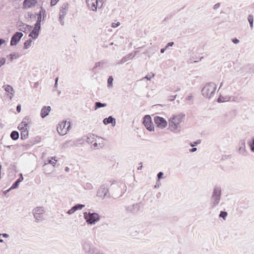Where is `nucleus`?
<instances>
[{
  "label": "nucleus",
  "instance_id": "f257e3e1",
  "mask_svg": "<svg viewBox=\"0 0 254 254\" xmlns=\"http://www.w3.org/2000/svg\"><path fill=\"white\" fill-rule=\"evenodd\" d=\"M185 114L179 113L173 115L169 120V127L171 131L173 132H179L181 130V123L183 121Z\"/></svg>",
  "mask_w": 254,
  "mask_h": 254
},
{
  "label": "nucleus",
  "instance_id": "f03ea898",
  "mask_svg": "<svg viewBox=\"0 0 254 254\" xmlns=\"http://www.w3.org/2000/svg\"><path fill=\"white\" fill-rule=\"evenodd\" d=\"M221 195V187L218 186H215L214 187L210 200V207L211 209L214 208L217 205H218L220 201Z\"/></svg>",
  "mask_w": 254,
  "mask_h": 254
},
{
  "label": "nucleus",
  "instance_id": "7ed1b4c3",
  "mask_svg": "<svg viewBox=\"0 0 254 254\" xmlns=\"http://www.w3.org/2000/svg\"><path fill=\"white\" fill-rule=\"evenodd\" d=\"M217 85L213 82H209L205 84L201 90L202 95L206 98L210 99L215 93Z\"/></svg>",
  "mask_w": 254,
  "mask_h": 254
},
{
  "label": "nucleus",
  "instance_id": "20e7f679",
  "mask_svg": "<svg viewBox=\"0 0 254 254\" xmlns=\"http://www.w3.org/2000/svg\"><path fill=\"white\" fill-rule=\"evenodd\" d=\"M83 215L84 219L88 224H95L100 220V216L97 213L85 212L83 213Z\"/></svg>",
  "mask_w": 254,
  "mask_h": 254
},
{
  "label": "nucleus",
  "instance_id": "39448f33",
  "mask_svg": "<svg viewBox=\"0 0 254 254\" xmlns=\"http://www.w3.org/2000/svg\"><path fill=\"white\" fill-rule=\"evenodd\" d=\"M105 0H86L87 6L92 11H95L98 7L100 8L102 6Z\"/></svg>",
  "mask_w": 254,
  "mask_h": 254
},
{
  "label": "nucleus",
  "instance_id": "423d86ee",
  "mask_svg": "<svg viewBox=\"0 0 254 254\" xmlns=\"http://www.w3.org/2000/svg\"><path fill=\"white\" fill-rule=\"evenodd\" d=\"M70 127V124L69 122L63 121L60 123L57 128L58 133L62 135L67 133Z\"/></svg>",
  "mask_w": 254,
  "mask_h": 254
},
{
  "label": "nucleus",
  "instance_id": "0eeeda50",
  "mask_svg": "<svg viewBox=\"0 0 254 254\" xmlns=\"http://www.w3.org/2000/svg\"><path fill=\"white\" fill-rule=\"evenodd\" d=\"M83 249L87 254H104L99 250L92 248L89 242H84L83 245Z\"/></svg>",
  "mask_w": 254,
  "mask_h": 254
},
{
  "label": "nucleus",
  "instance_id": "6e6552de",
  "mask_svg": "<svg viewBox=\"0 0 254 254\" xmlns=\"http://www.w3.org/2000/svg\"><path fill=\"white\" fill-rule=\"evenodd\" d=\"M44 209L42 207H37L33 210V214L36 221L39 222L44 220Z\"/></svg>",
  "mask_w": 254,
  "mask_h": 254
},
{
  "label": "nucleus",
  "instance_id": "1a4fd4ad",
  "mask_svg": "<svg viewBox=\"0 0 254 254\" xmlns=\"http://www.w3.org/2000/svg\"><path fill=\"white\" fill-rule=\"evenodd\" d=\"M154 121L157 127L161 129L165 128L167 126V121L162 117L155 116L154 118Z\"/></svg>",
  "mask_w": 254,
  "mask_h": 254
},
{
  "label": "nucleus",
  "instance_id": "9d476101",
  "mask_svg": "<svg viewBox=\"0 0 254 254\" xmlns=\"http://www.w3.org/2000/svg\"><path fill=\"white\" fill-rule=\"evenodd\" d=\"M143 124L148 130L152 131L154 130V126L151 121V117L149 115H145L144 117Z\"/></svg>",
  "mask_w": 254,
  "mask_h": 254
},
{
  "label": "nucleus",
  "instance_id": "9b49d317",
  "mask_svg": "<svg viewBox=\"0 0 254 254\" xmlns=\"http://www.w3.org/2000/svg\"><path fill=\"white\" fill-rule=\"evenodd\" d=\"M23 34L20 32H16L12 36L10 41V45L11 46L16 45L18 42L19 41L20 39L23 36Z\"/></svg>",
  "mask_w": 254,
  "mask_h": 254
},
{
  "label": "nucleus",
  "instance_id": "f8f14e48",
  "mask_svg": "<svg viewBox=\"0 0 254 254\" xmlns=\"http://www.w3.org/2000/svg\"><path fill=\"white\" fill-rule=\"evenodd\" d=\"M40 29L41 25H37L35 24V26L32 31L29 34V36L32 37L33 39H37L39 35V31Z\"/></svg>",
  "mask_w": 254,
  "mask_h": 254
},
{
  "label": "nucleus",
  "instance_id": "ddd939ff",
  "mask_svg": "<svg viewBox=\"0 0 254 254\" xmlns=\"http://www.w3.org/2000/svg\"><path fill=\"white\" fill-rule=\"evenodd\" d=\"M140 206L141 204L140 203H137L127 206L126 210L132 213H136L140 210Z\"/></svg>",
  "mask_w": 254,
  "mask_h": 254
},
{
  "label": "nucleus",
  "instance_id": "4468645a",
  "mask_svg": "<svg viewBox=\"0 0 254 254\" xmlns=\"http://www.w3.org/2000/svg\"><path fill=\"white\" fill-rule=\"evenodd\" d=\"M108 192L107 186L106 185L102 186L97 191V196L101 197H105Z\"/></svg>",
  "mask_w": 254,
  "mask_h": 254
},
{
  "label": "nucleus",
  "instance_id": "2eb2a0df",
  "mask_svg": "<svg viewBox=\"0 0 254 254\" xmlns=\"http://www.w3.org/2000/svg\"><path fill=\"white\" fill-rule=\"evenodd\" d=\"M238 152L241 154L246 155V149L245 146V141L244 140H241L239 141Z\"/></svg>",
  "mask_w": 254,
  "mask_h": 254
},
{
  "label": "nucleus",
  "instance_id": "dca6fc26",
  "mask_svg": "<svg viewBox=\"0 0 254 254\" xmlns=\"http://www.w3.org/2000/svg\"><path fill=\"white\" fill-rule=\"evenodd\" d=\"M37 2V0H24L23 1V8H28L34 6Z\"/></svg>",
  "mask_w": 254,
  "mask_h": 254
},
{
  "label": "nucleus",
  "instance_id": "f3484780",
  "mask_svg": "<svg viewBox=\"0 0 254 254\" xmlns=\"http://www.w3.org/2000/svg\"><path fill=\"white\" fill-rule=\"evenodd\" d=\"M103 122L105 125L109 124H112L113 127H115L116 125V119L112 116H109L108 118H105L103 120Z\"/></svg>",
  "mask_w": 254,
  "mask_h": 254
},
{
  "label": "nucleus",
  "instance_id": "a211bd4d",
  "mask_svg": "<svg viewBox=\"0 0 254 254\" xmlns=\"http://www.w3.org/2000/svg\"><path fill=\"white\" fill-rule=\"evenodd\" d=\"M135 56V53H130L127 55L126 56L123 57L120 62L119 63V64H123L128 61V60L133 58Z\"/></svg>",
  "mask_w": 254,
  "mask_h": 254
},
{
  "label": "nucleus",
  "instance_id": "6ab92c4d",
  "mask_svg": "<svg viewBox=\"0 0 254 254\" xmlns=\"http://www.w3.org/2000/svg\"><path fill=\"white\" fill-rule=\"evenodd\" d=\"M51 111L50 106H44L42 108L41 111V116L42 118H44L47 115H48L49 112Z\"/></svg>",
  "mask_w": 254,
  "mask_h": 254
},
{
  "label": "nucleus",
  "instance_id": "aec40b11",
  "mask_svg": "<svg viewBox=\"0 0 254 254\" xmlns=\"http://www.w3.org/2000/svg\"><path fill=\"white\" fill-rule=\"evenodd\" d=\"M4 90L8 93H9L10 94V95L9 96L10 99H11L12 97L13 96V92H14V89L13 87L9 85H4L3 86Z\"/></svg>",
  "mask_w": 254,
  "mask_h": 254
},
{
  "label": "nucleus",
  "instance_id": "412c9836",
  "mask_svg": "<svg viewBox=\"0 0 254 254\" xmlns=\"http://www.w3.org/2000/svg\"><path fill=\"white\" fill-rule=\"evenodd\" d=\"M55 157H51L50 159L48 158L47 160H45L44 166L46 165L47 164H50L53 165V166H55L56 165L57 160H56Z\"/></svg>",
  "mask_w": 254,
  "mask_h": 254
},
{
  "label": "nucleus",
  "instance_id": "4be33fe9",
  "mask_svg": "<svg viewBox=\"0 0 254 254\" xmlns=\"http://www.w3.org/2000/svg\"><path fill=\"white\" fill-rule=\"evenodd\" d=\"M68 8V4L67 3H64L60 9L59 14H63L65 16L67 13Z\"/></svg>",
  "mask_w": 254,
  "mask_h": 254
},
{
  "label": "nucleus",
  "instance_id": "5701e85b",
  "mask_svg": "<svg viewBox=\"0 0 254 254\" xmlns=\"http://www.w3.org/2000/svg\"><path fill=\"white\" fill-rule=\"evenodd\" d=\"M21 177L18 179L11 186L10 189H15L17 188L19 185L20 182L23 181V178L22 174H20Z\"/></svg>",
  "mask_w": 254,
  "mask_h": 254
},
{
  "label": "nucleus",
  "instance_id": "b1692460",
  "mask_svg": "<svg viewBox=\"0 0 254 254\" xmlns=\"http://www.w3.org/2000/svg\"><path fill=\"white\" fill-rule=\"evenodd\" d=\"M31 123V120L28 117H25L23 118L22 122L21 123L24 126V127H26L27 128L29 127V124Z\"/></svg>",
  "mask_w": 254,
  "mask_h": 254
},
{
  "label": "nucleus",
  "instance_id": "393cba45",
  "mask_svg": "<svg viewBox=\"0 0 254 254\" xmlns=\"http://www.w3.org/2000/svg\"><path fill=\"white\" fill-rule=\"evenodd\" d=\"M28 129L27 128H25V129L21 131V139L22 140H25L28 137Z\"/></svg>",
  "mask_w": 254,
  "mask_h": 254
},
{
  "label": "nucleus",
  "instance_id": "a878e982",
  "mask_svg": "<svg viewBox=\"0 0 254 254\" xmlns=\"http://www.w3.org/2000/svg\"><path fill=\"white\" fill-rule=\"evenodd\" d=\"M10 137L13 140H16L19 138V134L17 131H12L10 133Z\"/></svg>",
  "mask_w": 254,
  "mask_h": 254
},
{
  "label": "nucleus",
  "instance_id": "bb28decb",
  "mask_svg": "<svg viewBox=\"0 0 254 254\" xmlns=\"http://www.w3.org/2000/svg\"><path fill=\"white\" fill-rule=\"evenodd\" d=\"M31 28H32L31 26L26 25V24H24L22 26V27L20 28L19 29V30L23 31V32L26 33L28 31H30Z\"/></svg>",
  "mask_w": 254,
  "mask_h": 254
},
{
  "label": "nucleus",
  "instance_id": "cd10ccee",
  "mask_svg": "<svg viewBox=\"0 0 254 254\" xmlns=\"http://www.w3.org/2000/svg\"><path fill=\"white\" fill-rule=\"evenodd\" d=\"M248 20L250 23V26L251 28L252 29L253 28V23H254V17L252 14H250L248 17Z\"/></svg>",
  "mask_w": 254,
  "mask_h": 254
},
{
  "label": "nucleus",
  "instance_id": "c85d7f7f",
  "mask_svg": "<svg viewBox=\"0 0 254 254\" xmlns=\"http://www.w3.org/2000/svg\"><path fill=\"white\" fill-rule=\"evenodd\" d=\"M107 104L105 103H102L99 102H96L95 103V110H96L97 109H99L100 108L102 107H106Z\"/></svg>",
  "mask_w": 254,
  "mask_h": 254
},
{
  "label": "nucleus",
  "instance_id": "c756f323",
  "mask_svg": "<svg viewBox=\"0 0 254 254\" xmlns=\"http://www.w3.org/2000/svg\"><path fill=\"white\" fill-rule=\"evenodd\" d=\"M9 57L10 61V62H11L13 60L16 59L18 58H19V55L17 53H12L9 55Z\"/></svg>",
  "mask_w": 254,
  "mask_h": 254
},
{
  "label": "nucleus",
  "instance_id": "7c9ffc66",
  "mask_svg": "<svg viewBox=\"0 0 254 254\" xmlns=\"http://www.w3.org/2000/svg\"><path fill=\"white\" fill-rule=\"evenodd\" d=\"M32 41L31 39H29L26 40L24 43V49H27L31 45V43Z\"/></svg>",
  "mask_w": 254,
  "mask_h": 254
},
{
  "label": "nucleus",
  "instance_id": "2f4dec72",
  "mask_svg": "<svg viewBox=\"0 0 254 254\" xmlns=\"http://www.w3.org/2000/svg\"><path fill=\"white\" fill-rule=\"evenodd\" d=\"M85 207L84 204H77L73 206L74 209H75V211H76L77 210H80L82 209L83 207Z\"/></svg>",
  "mask_w": 254,
  "mask_h": 254
},
{
  "label": "nucleus",
  "instance_id": "473e14b6",
  "mask_svg": "<svg viewBox=\"0 0 254 254\" xmlns=\"http://www.w3.org/2000/svg\"><path fill=\"white\" fill-rule=\"evenodd\" d=\"M38 18H37V22H36L35 24L37 25H41V22L42 21V14H41V12H39V13L38 14Z\"/></svg>",
  "mask_w": 254,
  "mask_h": 254
},
{
  "label": "nucleus",
  "instance_id": "72a5a7b5",
  "mask_svg": "<svg viewBox=\"0 0 254 254\" xmlns=\"http://www.w3.org/2000/svg\"><path fill=\"white\" fill-rule=\"evenodd\" d=\"M113 77L112 76L109 77L108 79V87H112L113 86Z\"/></svg>",
  "mask_w": 254,
  "mask_h": 254
},
{
  "label": "nucleus",
  "instance_id": "f704fd0d",
  "mask_svg": "<svg viewBox=\"0 0 254 254\" xmlns=\"http://www.w3.org/2000/svg\"><path fill=\"white\" fill-rule=\"evenodd\" d=\"M39 12H41L42 16H43L42 20L43 21L45 19V18L46 17V10L41 7V10L39 11Z\"/></svg>",
  "mask_w": 254,
  "mask_h": 254
},
{
  "label": "nucleus",
  "instance_id": "c9c22d12",
  "mask_svg": "<svg viewBox=\"0 0 254 254\" xmlns=\"http://www.w3.org/2000/svg\"><path fill=\"white\" fill-rule=\"evenodd\" d=\"M106 63V62L104 61H102L101 62H98V63H96L95 64V67H102L103 65L105 64Z\"/></svg>",
  "mask_w": 254,
  "mask_h": 254
},
{
  "label": "nucleus",
  "instance_id": "e433bc0d",
  "mask_svg": "<svg viewBox=\"0 0 254 254\" xmlns=\"http://www.w3.org/2000/svg\"><path fill=\"white\" fill-rule=\"evenodd\" d=\"M64 15L63 14H59V21L62 25H64V21L63 19L64 18Z\"/></svg>",
  "mask_w": 254,
  "mask_h": 254
},
{
  "label": "nucleus",
  "instance_id": "4c0bfd02",
  "mask_svg": "<svg viewBox=\"0 0 254 254\" xmlns=\"http://www.w3.org/2000/svg\"><path fill=\"white\" fill-rule=\"evenodd\" d=\"M228 214L227 212L226 211H221L220 212V213L219 214V217H222L223 218V219H225L226 217H227Z\"/></svg>",
  "mask_w": 254,
  "mask_h": 254
},
{
  "label": "nucleus",
  "instance_id": "58836bf2",
  "mask_svg": "<svg viewBox=\"0 0 254 254\" xmlns=\"http://www.w3.org/2000/svg\"><path fill=\"white\" fill-rule=\"evenodd\" d=\"M250 146L251 150L254 152V137L252 139V141L250 142Z\"/></svg>",
  "mask_w": 254,
  "mask_h": 254
},
{
  "label": "nucleus",
  "instance_id": "ea45409f",
  "mask_svg": "<svg viewBox=\"0 0 254 254\" xmlns=\"http://www.w3.org/2000/svg\"><path fill=\"white\" fill-rule=\"evenodd\" d=\"M25 128H27V127H24V126H23V125L22 124H21V123L19 125V126L18 127V128L21 131H22V130H23L25 129Z\"/></svg>",
  "mask_w": 254,
  "mask_h": 254
},
{
  "label": "nucleus",
  "instance_id": "a19ab883",
  "mask_svg": "<svg viewBox=\"0 0 254 254\" xmlns=\"http://www.w3.org/2000/svg\"><path fill=\"white\" fill-rule=\"evenodd\" d=\"M5 63V59L4 58L0 59V67Z\"/></svg>",
  "mask_w": 254,
  "mask_h": 254
},
{
  "label": "nucleus",
  "instance_id": "79ce46f5",
  "mask_svg": "<svg viewBox=\"0 0 254 254\" xmlns=\"http://www.w3.org/2000/svg\"><path fill=\"white\" fill-rule=\"evenodd\" d=\"M75 211V209L72 207H71V209L68 210V211H67V213L69 215H71V214H73Z\"/></svg>",
  "mask_w": 254,
  "mask_h": 254
},
{
  "label": "nucleus",
  "instance_id": "37998d69",
  "mask_svg": "<svg viewBox=\"0 0 254 254\" xmlns=\"http://www.w3.org/2000/svg\"><path fill=\"white\" fill-rule=\"evenodd\" d=\"M200 141L199 140H197V141H195V142H194L193 143H190V145L191 146H194L195 145L200 143Z\"/></svg>",
  "mask_w": 254,
  "mask_h": 254
},
{
  "label": "nucleus",
  "instance_id": "c03bdc74",
  "mask_svg": "<svg viewBox=\"0 0 254 254\" xmlns=\"http://www.w3.org/2000/svg\"><path fill=\"white\" fill-rule=\"evenodd\" d=\"M59 0H51V5L52 6H54L56 4V3H57V2L59 1Z\"/></svg>",
  "mask_w": 254,
  "mask_h": 254
},
{
  "label": "nucleus",
  "instance_id": "a18cd8bd",
  "mask_svg": "<svg viewBox=\"0 0 254 254\" xmlns=\"http://www.w3.org/2000/svg\"><path fill=\"white\" fill-rule=\"evenodd\" d=\"M163 176V173L162 172H160L157 174V177L158 180L161 179L162 178V176Z\"/></svg>",
  "mask_w": 254,
  "mask_h": 254
},
{
  "label": "nucleus",
  "instance_id": "49530a36",
  "mask_svg": "<svg viewBox=\"0 0 254 254\" xmlns=\"http://www.w3.org/2000/svg\"><path fill=\"white\" fill-rule=\"evenodd\" d=\"M154 75H155V74H154V73H153V74H152V76H148V75H146V76H145L144 78H142V79H144V78H145V79H147V80H150L152 77H154Z\"/></svg>",
  "mask_w": 254,
  "mask_h": 254
},
{
  "label": "nucleus",
  "instance_id": "de8ad7c7",
  "mask_svg": "<svg viewBox=\"0 0 254 254\" xmlns=\"http://www.w3.org/2000/svg\"><path fill=\"white\" fill-rule=\"evenodd\" d=\"M174 44V42H169L167 44V46L165 47L166 49H167L169 47H172Z\"/></svg>",
  "mask_w": 254,
  "mask_h": 254
},
{
  "label": "nucleus",
  "instance_id": "09e8293b",
  "mask_svg": "<svg viewBox=\"0 0 254 254\" xmlns=\"http://www.w3.org/2000/svg\"><path fill=\"white\" fill-rule=\"evenodd\" d=\"M232 42L235 44H238L240 42L239 40H238V39L237 38H234L232 40Z\"/></svg>",
  "mask_w": 254,
  "mask_h": 254
},
{
  "label": "nucleus",
  "instance_id": "8fccbe9b",
  "mask_svg": "<svg viewBox=\"0 0 254 254\" xmlns=\"http://www.w3.org/2000/svg\"><path fill=\"white\" fill-rule=\"evenodd\" d=\"M220 4L219 3H217L213 6V8L214 9H216L220 7Z\"/></svg>",
  "mask_w": 254,
  "mask_h": 254
},
{
  "label": "nucleus",
  "instance_id": "3c124183",
  "mask_svg": "<svg viewBox=\"0 0 254 254\" xmlns=\"http://www.w3.org/2000/svg\"><path fill=\"white\" fill-rule=\"evenodd\" d=\"M16 110L18 113H19L21 111V105H18L17 106Z\"/></svg>",
  "mask_w": 254,
  "mask_h": 254
},
{
  "label": "nucleus",
  "instance_id": "603ef678",
  "mask_svg": "<svg viewBox=\"0 0 254 254\" xmlns=\"http://www.w3.org/2000/svg\"><path fill=\"white\" fill-rule=\"evenodd\" d=\"M196 150H197V148L196 147H194V148H192L190 149V151L191 152H194L196 151Z\"/></svg>",
  "mask_w": 254,
  "mask_h": 254
},
{
  "label": "nucleus",
  "instance_id": "864d4df0",
  "mask_svg": "<svg viewBox=\"0 0 254 254\" xmlns=\"http://www.w3.org/2000/svg\"><path fill=\"white\" fill-rule=\"evenodd\" d=\"M38 85H39V83H38V82H35V83H34V84L33 87H34V88H37V87L38 86Z\"/></svg>",
  "mask_w": 254,
  "mask_h": 254
},
{
  "label": "nucleus",
  "instance_id": "5fc2aeb1",
  "mask_svg": "<svg viewBox=\"0 0 254 254\" xmlns=\"http://www.w3.org/2000/svg\"><path fill=\"white\" fill-rule=\"evenodd\" d=\"M192 98V96L191 95H189L187 97V100H190Z\"/></svg>",
  "mask_w": 254,
  "mask_h": 254
},
{
  "label": "nucleus",
  "instance_id": "6e6d98bb",
  "mask_svg": "<svg viewBox=\"0 0 254 254\" xmlns=\"http://www.w3.org/2000/svg\"><path fill=\"white\" fill-rule=\"evenodd\" d=\"M166 49H166V47H165V48H162V49H161V50H160L161 53H164L165 52V51H166Z\"/></svg>",
  "mask_w": 254,
  "mask_h": 254
},
{
  "label": "nucleus",
  "instance_id": "4d7b16f0",
  "mask_svg": "<svg viewBox=\"0 0 254 254\" xmlns=\"http://www.w3.org/2000/svg\"><path fill=\"white\" fill-rule=\"evenodd\" d=\"M4 42L2 39H0V46Z\"/></svg>",
  "mask_w": 254,
  "mask_h": 254
},
{
  "label": "nucleus",
  "instance_id": "13d9d810",
  "mask_svg": "<svg viewBox=\"0 0 254 254\" xmlns=\"http://www.w3.org/2000/svg\"><path fill=\"white\" fill-rule=\"evenodd\" d=\"M69 169L67 167H65V171L66 172H68V171H69Z\"/></svg>",
  "mask_w": 254,
  "mask_h": 254
},
{
  "label": "nucleus",
  "instance_id": "bf43d9fd",
  "mask_svg": "<svg viewBox=\"0 0 254 254\" xmlns=\"http://www.w3.org/2000/svg\"><path fill=\"white\" fill-rule=\"evenodd\" d=\"M176 96V95H175V96H174L173 97H172V99H171V100H174L175 99Z\"/></svg>",
  "mask_w": 254,
  "mask_h": 254
},
{
  "label": "nucleus",
  "instance_id": "052dcab7",
  "mask_svg": "<svg viewBox=\"0 0 254 254\" xmlns=\"http://www.w3.org/2000/svg\"><path fill=\"white\" fill-rule=\"evenodd\" d=\"M176 96V95H175V96H174L173 97H172V99H171V100H174L175 99Z\"/></svg>",
  "mask_w": 254,
  "mask_h": 254
},
{
  "label": "nucleus",
  "instance_id": "680f3d73",
  "mask_svg": "<svg viewBox=\"0 0 254 254\" xmlns=\"http://www.w3.org/2000/svg\"><path fill=\"white\" fill-rule=\"evenodd\" d=\"M142 166L141 165V166H139V167L137 168V169H138V170H141V169H142Z\"/></svg>",
  "mask_w": 254,
  "mask_h": 254
},
{
  "label": "nucleus",
  "instance_id": "e2e57ef3",
  "mask_svg": "<svg viewBox=\"0 0 254 254\" xmlns=\"http://www.w3.org/2000/svg\"><path fill=\"white\" fill-rule=\"evenodd\" d=\"M58 77H57V78H56V80H55V83H58Z\"/></svg>",
  "mask_w": 254,
  "mask_h": 254
},
{
  "label": "nucleus",
  "instance_id": "0e129e2a",
  "mask_svg": "<svg viewBox=\"0 0 254 254\" xmlns=\"http://www.w3.org/2000/svg\"><path fill=\"white\" fill-rule=\"evenodd\" d=\"M57 85H58V83H55V85H54L55 87V88L57 87Z\"/></svg>",
  "mask_w": 254,
  "mask_h": 254
},
{
  "label": "nucleus",
  "instance_id": "69168bd1",
  "mask_svg": "<svg viewBox=\"0 0 254 254\" xmlns=\"http://www.w3.org/2000/svg\"><path fill=\"white\" fill-rule=\"evenodd\" d=\"M3 242V240L1 239H0V242L2 243Z\"/></svg>",
  "mask_w": 254,
  "mask_h": 254
},
{
  "label": "nucleus",
  "instance_id": "338daca9",
  "mask_svg": "<svg viewBox=\"0 0 254 254\" xmlns=\"http://www.w3.org/2000/svg\"><path fill=\"white\" fill-rule=\"evenodd\" d=\"M222 84H223V83L221 82V84H220V86L219 89L222 87Z\"/></svg>",
  "mask_w": 254,
  "mask_h": 254
},
{
  "label": "nucleus",
  "instance_id": "774afa93",
  "mask_svg": "<svg viewBox=\"0 0 254 254\" xmlns=\"http://www.w3.org/2000/svg\"><path fill=\"white\" fill-rule=\"evenodd\" d=\"M11 190V189H10V188H9L8 190H7L6 191V192H8L10 190Z\"/></svg>",
  "mask_w": 254,
  "mask_h": 254
}]
</instances>
